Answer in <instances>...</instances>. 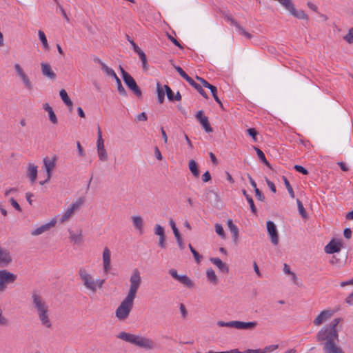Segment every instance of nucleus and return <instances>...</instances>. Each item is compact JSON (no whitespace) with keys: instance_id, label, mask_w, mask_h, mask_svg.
<instances>
[{"instance_id":"nucleus-46","label":"nucleus","mask_w":353,"mask_h":353,"mask_svg":"<svg viewBox=\"0 0 353 353\" xmlns=\"http://www.w3.org/2000/svg\"><path fill=\"white\" fill-rule=\"evenodd\" d=\"M343 39L348 43H353V28H350L347 34L343 37Z\"/></svg>"},{"instance_id":"nucleus-64","label":"nucleus","mask_w":353,"mask_h":353,"mask_svg":"<svg viewBox=\"0 0 353 353\" xmlns=\"http://www.w3.org/2000/svg\"><path fill=\"white\" fill-rule=\"evenodd\" d=\"M345 303L350 305H353V292L345 299Z\"/></svg>"},{"instance_id":"nucleus-27","label":"nucleus","mask_w":353,"mask_h":353,"mask_svg":"<svg viewBox=\"0 0 353 353\" xmlns=\"http://www.w3.org/2000/svg\"><path fill=\"white\" fill-rule=\"evenodd\" d=\"M206 276H207V279L208 280L214 284V285H216L217 283H218V279H217V276L215 274V272L214 270L212 269V268H209L206 271Z\"/></svg>"},{"instance_id":"nucleus-42","label":"nucleus","mask_w":353,"mask_h":353,"mask_svg":"<svg viewBox=\"0 0 353 353\" xmlns=\"http://www.w3.org/2000/svg\"><path fill=\"white\" fill-rule=\"evenodd\" d=\"M283 181H284V184L290 194V196L292 197V198H294V190L289 182V181L287 179L286 177L283 176Z\"/></svg>"},{"instance_id":"nucleus-35","label":"nucleus","mask_w":353,"mask_h":353,"mask_svg":"<svg viewBox=\"0 0 353 353\" xmlns=\"http://www.w3.org/2000/svg\"><path fill=\"white\" fill-rule=\"evenodd\" d=\"M97 149L101 148H105L104 141L102 137V132H101V128L99 126H98V129H97Z\"/></svg>"},{"instance_id":"nucleus-3","label":"nucleus","mask_w":353,"mask_h":353,"mask_svg":"<svg viewBox=\"0 0 353 353\" xmlns=\"http://www.w3.org/2000/svg\"><path fill=\"white\" fill-rule=\"evenodd\" d=\"M31 299L34 309L37 311L41 325L47 328L52 327V323L49 317V307L43 298L37 292L33 291Z\"/></svg>"},{"instance_id":"nucleus-18","label":"nucleus","mask_w":353,"mask_h":353,"mask_svg":"<svg viewBox=\"0 0 353 353\" xmlns=\"http://www.w3.org/2000/svg\"><path fill=\"white\" fill-rule=\"evenodd\" d=\"M56 223L55 220H51L49 223H47L44 225H41L37 229L32 230L31 232L32 236H39L48 230H49L52 227H53Z\"/></svg>"},{"instance_id":"nucleus-31","label":"nucleus","mask_w":353,"mask_h":353,"mask_svg":"<svg viewBox=\"0 0 353 353\" xmlns=\"http://www.w3.org/2000/svg\"><path fill=\"white\" fill-rule=\"evenodd\" d=\"M254 148L257 154L259 159L265 165H267L269 168L272 169V166H271L270 163L268 162V161L266 159L264 153L263 152V151L256 147H254Z\"/></svg>"},{"instance_id":"nucleus-52","label":"nucleus","mask_w":353,"mask_h":353,"mask_svg":"<svg viewBox=\"0 0 353 353\" xmlns=\"http://www.w3.org/2000/svg\"><path fill=\"white\" fill-rule=\"evenodd\" d=\"M48 115H49V119L52 123H53L54 125L58 123V120H57V116H56L54 110L50 111L48 112Z\"/></svg>"},{"instance_id":"nucleus-22","label":"nucleus","mask_w":353,"mask_h":353,"mask_svg":"<svg viewBox=\"0 0 353 353\" xmlns=\"http://www.w3.org/2000/svg\"><path fill=\"white\" fill-rule=\"evenodd\" d=\"M332 316V314L328 310L322 311L314 320V323L316 325H320L323 322L328 319Z\"/></svg>"},{"instance_id":"nucleus-56","label":"nucleus","mask_w":353,"mask_h":353,"mask_svg":"<svg viewBox=\"0 0 353 353\" xmlns=\"http://www.w3.org/2000/svg\"><path fill=\"white\" fill-rule=\"evenodd\" d=\"M10 202L11 205H12V207L14 208L17 211H19V212L22 211V209L20 207L19 204L17 203V201L14 198H11L10 199Z\"/></svg>"},{"instance_id":"nucleus-5","label":"nucleus","mask_w":353,"mask_h":353,"mask_svg":"<svg viewBox=\"0 0 353 353\" xmlns=\"http://www.w3.org/2000/svg\"><path fill=\"white\" fill-rule=\"evenodd\" d=\"M258 325L256 321L243 322L240 321H231L225 322L223 321H217V325L220 327H227L235 328L241 330H254Z\"/></svg>"},{"instance_id":"nucleus-62","label":"nucleus","mask_w":353,"mask_h":353,"mask_svg":"<svg viewBox=\"0 0 353 353\" xmlns=\"http://www.w3.org/2000/svg\"><path fill=\"white\" fill-rule=\"evenodd\" d=\"M211 179L210 173L206 171L202 176V180L204 183L208 182Z\"/></svg>"},{"instance_id":"nucleus-39","label":"nucleus","mask_w":353,"mask_h":353,"mask_svg":"<svg viewBox=\"0 0 353 353\" xmlns=\"http://www.w3.org/2000/svg\"><path fill=\"white\" fill-rule=\"evenodd\" d=\"M97 153L99 158L101 161H107L108 154L105 148H98Z\"/></svg>"},{"instance_id":"nucleus-26","label":"nucleus","mask_w":353,"mask_h":353,"mask_svg":"<svg viewBox=\"0 0 353 353\" xmlns=\"http://www.w3.org/2000/svg\"><path fill=\"white\" fill-rule=\"evenodd\" d=\"M165 89L163 88L159 82L157 83V99L158 101L160 104L163 103L165 99Z\"/></svg>"},{"instance_id":"nucleus-43","label":"nucleus","mask_w":353,"mask_h":353,"mask_svg":"<svg viewBox=\"0 0 353 353\" xmlns=\"http://www.w3.org/2000/svg\"><path fill=\"white\" fill-rule=\"evenodd\" d=\"M174 68L178 72L180 76L183 77L184 79H185L188 82V80L191 79V77H190L181 67L174 65Z\"/></svg>"},{"instance_id":"nucleus-8","label":"nucleus","mask_w":353,"mask_h":353,"mask_svg":"<svg viewBox=\"0 0 353 353\" xmlns=\"http://www.w3.org/2000/svg\"><path fill=\"white\" fill-rule=\"evenodd\" d=\"M17 276L7 270H0V292H3L7 288V285L14 283Z\"/></svg>"},{"instance_id":"nucleus-58","label":"nucleus","mask_w":353,"mask_h":353,"mask_svg":"<svg viewBox=\"0 0 353 353\" xmlns=\"http://www.w3.org/2000/svg\"><path fill=\"white\" fill-rule=\"evenodd\" d=\"M256 197L258 200L261 201H263L265 200V196L263 194V193L261 192V190L259 188H256L254 190Z\"/></svg>"},{"instance_id":"nucleus-10","label":"nucleus","mask_w":353,"mask_h":353,"mask_svg":"<svg viewBox=\"0 0 353 353\" xmlns=\"http://www.w3.org/2000/svg\"><path fill=\"white\" fill-rule=\"evenodd\" d=\"M14 67L17 76L22 80L25 88L30 91L32 90L33 85L31 83L28 76L24 72L21 65L19 63H15Z\"/></svg>"},{"instance_id":"nucleus-2","label":"nucleus","mask_w":353,"mask_h":353,"mask_svg":"<svg viewBox=\"0 0 353 353\" xmlns=\"http://www.w3.org/2000/svg\"><path fill=\"white\" fill-rule=\"evenodd\" d=\"M341 320L340 318L333 319L329 325L322 327L317 333L316 340L319 342H323L324 353H345L336 343L339 337L336 326Z\"/></svg>"},{"instance_id":"nucleus-25","label":"nucleus","mask_w":353,"mask_h":353,"mask_svg":"<svg viewBox=\"0 0 353 353\" xmlns=\"http://www.w3.org/2000/svg\"><path fill=\"white\" fill-rule=\"evenodd\" d=\"M188 167H189L190 171L191 172V173L193 174L194 176H195V177L199 176V166L194 160L191 159L189 161Z\"/></svg>"},{"instance_id":"nucleus-4","label":"nucleus","mask_w":353,"mask_h":353,"mask_svg":"<svg viewBox=\"0 0 353 353\" xmlns=\"http://www.w3.org/2000/svg\"><path fill=\"white\" fill-rule=\"evenodd\" d=\"M117 338L146 350H153L156 347L155 343L151 339L125 332H120Z\"/></svg>"},{"instance_id":"nucleus-33","label":"nucleus","mask_w":353,"mask_h":353,"mask_svg":"<svg viewBox=\"0 0 353 353\" xmlns=\"http://www.w3.org/2000/svg\"><path fill=\"white\" fill-rule=\"evenodd\" d=\"M178 281L189 288H192L194 286L192 281L186 275L180 276Z\"/></svg>"},{"instance_id":"nucleus-63","label":"nucleus","mask_w":353,"mask_h":353,"mask_svg":"<svg viewBox=\"0 0 353 353\" xmlns=\"http://www.w3.org/2000/svg\"><path fill=\"white\" fill-rule=\"evenodd\" d=\"M169 274L176 280L178 281L179 278L180 277V275L178 274L176 270L175 269H170L169 270Z\"/></svg>"},{"instance_id":"nucleus-1","label":"nucleus","mask_w":353,"mask_h":353,"mask_svg":"<svg viewBox=\"0 0 353 353\" xmlns=\"http://www.w3.org/2000/svg\"><path fill=\"white\" fill-rule=\"evenodd\" d=\"M141 284V277L139 270L135 268L130 278V288L127 296L121 301L115 311L116 317L120 321L128 318L134 305V301Z\"/></svg>"},{"instance_id":"nucleus-60","label":"nucleus","mask_w":353,"mask_h":353,"mask_svg":"<svg viewBox=\"0 0 353 353\" xmlns=\"http://www.w3.org/2000/svg\"><path fill=\"white\" fill-rule=\"evenodd\" d=\"M265 181L267 183V185H268V187L270 188V190L275 193L276 190V187H275V185L273 182H272L271 181H270L268 179H265Z\"/></svg>"},{"instance_id":"nucleus-23","label":"nucleus","mask_w":353,"mask_h":353,"mask_svg":"<svg viewBox=\"0 0 353 353\" xmlns=\"http://www.w3.org/2000/svg\"><path fill=\"white\" fill-rule=\"evenodd\" d=\"M132 223L134 227L139 230L140 233H142L143 226V220L140 216H132Z\"/></svg>"},{"instance_id":"nucleus-34","label":"nucleus","mask_w":353,"mask_h":353,"mask_svg":"<svg viewBox=\"0 0 353 353\" xmlns=\"http://www.w3.org/2000/svg\"><path fill=\"white\" fill-rule=\"evenodd\" d=\"M200 123L203 127L205 130L207 132H212L213 131L212 128H211L208 119L207 117H203L202 119H200Z\"/></svg>"},{"instance_id":"nucleus-32","label":"nucleus","mask_w":353,"mask_h":353,"mask_svg":"<svg viewBox=\"0 0 353 353\" xmlns=\"http://www.w3.org/2000/svg\"><path fill=\"white\" fill-rule=\"evenodd\" d=\"M59 95L66 105L72 106V105H73L72 101L70 100V97L68 95L67 92L64 89H62L60 90Z\"/></svg>"},{"instance_id":"nucleus-19","label":"nucleus","mask_w":353,"mask_h":353,"mask_svg":"<svg viewBox=\"0 0 353 353\" xmlns=\"http://www.w3.org/2000/svg\"><path fill=\"white\" fill-rule=\"evenodd\" d=\"M169 223H170V225L173 230V233L176 239L179 247L180 248L181 250H183L185 248L184 243L183 242L180 232L176 226L175 222L174 221V220L172 219H170L169 221Z\"/></svg>"},{"instance_id":"nucleus-11","label":"nucleus","mask_w":353,"mask_h":353,"mask_svg":"<svg viewBox=\"0 0 353 353\" xmlns=\"http://www.w3.org/2000/svg\"><path fill=\"white\" fill-rule=\"evenodd\" d=\"M83 200L82 199H79L77 201L72 203L63 216L60 218L59 221L61 223H63L68 220L74 214V211L78 210L80 206L83 204Z\"/></svg>"},{"instance_id":"nucleus-61","label":"nucleus","mask_w":353,"mask_h":353,"mask_svg":"<svg viewBox=\"0 0 353 353\" xmlns=\"http://www.w3.org/2000/svg\"><path fill=\"white\" fill-rule=\"evenodd\" d=\"M136 119L138 121H147L148 117L145 112H141L137 116Z\"/></svg>"},{"instance_id":"nucleus-50","label":"nucleus","mask_w":353,"mask_h":353,"mask_svg":"<svg viewBox=\"0 0 353 353\" xmlns=\"http://www.w3.org/2000/svg\"><path fill=\"white\" fill-rule=\"evenodd\" d=\"M215 231L222 238L225 237V232L221 225L216 223L215 224Z\"/></svg>"},{"instance_id":"nucleus-49","label":"nucleus","mask_w":353,"mask_h":353,"mask_svg":"<svg viewBox=\"0 0 353 353\" xmlns=\"http://www.w3.org/2000/svg\"><path fill=\"white\" fill-rule=\"evenodd\" d=\"M154 234L158 236H162L165 234L164 228L159 224H157L154 228Z\"/></svg>"},{"instance_id":"nucleus-55","label":"nucleus","mask_w":353,"mask_h":353,"mask_svg":"<svg viewBox=\"0 0 353 353\" xmlns=\"http://www.w3.org/2000/svg\"><path fill=\"white\" fill-rule=\"evenodd\" d=\"M248 134L252 137L254 141H256V136L258 134L257 131L254 128H249L248 130Z\"/></svg>"},{"instance_id":"nucleus-47","label":"nucleus","mask_w":353,"mask_h":353,"mask_svg":"<svg viewBox=\"0 0 353 353\" xmlns=\"http://www.w3.org/2000/svg\"><path fill=\"white\" fill-rule=\"evenodd\" d=\"M230 232L232 234V238L233 241L235 243V244H237V241L239 239V229L236 226L234 228H232L230 230Z\"/></svg>"},{"instance_id":"nucleus-48","label":"nucleus","mask_w":353,"mask_h":353,"mask_svg":"<svg viewBox=\"0 0 353 353\" xmlns=\"http://www.w3.org/2000/svg\"><path fill=\"white\" fill-rule=\"evenodd\" d=\"M278 347V345H270L265 347L263 349H261V351L263 353L272 352L276 350Z\"/></svg>"},{"instance_id":"nucleus-29","label":"nucleus","mask_w":353,"mask_h":353,"mask_svg":"<svg viewBox=\"0 0 353 353\" xmlns=\"http://www.w3.org/2000/svg\"><path fill=\"white\" fill-rule=\"evenodd\" d=\"M242 193L244 195V196L246 198L248 202L249 203L252 212L253 214H256L257 212V210L254 203V201H253L252 198L247 193V191L245 190H242Z\"/></svg>"},{"instance_id":"nucleus-6","label":"nucleus","mask_w":353,"mask_h":353,"mask_svg":"<svg viewBox=\"0 0 353 353\" xmlns=\"http://www.w3.org/2000/svg\"><path fill=\"white\" fill-rule=\"evenodd\" d=\"M120 71L122 74V77L124 83L128 88L137 97H140L142 95L140 88L137 85L135 80L127 72L121 65L119 66Z\"/></svg>"},{"instance_id":"nucleus-14","label":"nucleus","mask_w":353,"mask_h":353,"mask_svg":"<svg viewBox=\"0 0 353 353\" xmlns=\"http://www.w3.org/2000/svg\"><path fill=\"white\" fill-rule=\"evenodd\" d=\"M266 226L272 243L276 245L279 243V234L276 225L273 221H268L266 223Z\"/></svg>"},{"instance_id":"nucleus-16","label":"nucleus","mask_w":353,"mask_h":353,"mask_svg":"<svg viewBox=\"0 0 353 353\" xmlns=\"http://www.w3.org/2000/svg\"><path fill=\"white\" fill-rule=\"evenodd\" d=\"M111 266V252L108 247H105L103 252V270L105 274L109 273Z\"/></svg>"},{"instance_id":"nucleus-28","label":"nucleus","mask_w":353,"mask_h":353,"mask_svg":"<svg viewBox=\"0 0 353 353\" xmlns=\"http://www.w3.org/2000/svg\"><path fill=\"white\" fill-rule=\"evenodd\" d=\"M188 83L193 87L205 99H208V94H206V92L204 91V90L202 88V87L198 84L197 83H196L193 79L191 78L190 80H188Z\"/></svg>"},{"instance_id":"nucleus-59","label":"nucleus","mask_w":353,"mask_h":353,"mask_svg":"<svg viewBox=\"0 0 353 353\" xmlns=\"http://www.w3.org/2000/svg\"><path fill=\"white\" fill-rule=\"evenodd\" d=\"M159 236V245L162 248H165V240H166V237H165V235H162V236Z\"/></svg>"},{"instance_id":"nucleus-30","label":"nucleus","mask_w":353,"mask_h":353,"mask_svg":"<svg viewBox=\"0 0 353 353\" xmlns=\"http://www.w3.org/2000/svg\"><path fill=\"white\" fill-rule=\"evenodd\" d=\"M292 16L294 17L299 19H305L307 20L308 17L303 10H297L295 7L292 10V11L290 12Z\"/></svg>"},{"instance_id":"nucleus-12","label":"nucleus","mask_w":353,"mask_h":353,"mask_svg":"<svg viewBox=\"0 0 353 353\" xmlns=\"http://www.w3.org/2000/svg\"><path fill=\"white\" fill-rule=\"evenodd\" d=\"M343 248V243L341 239H332L324 248V251L327 254H334L339 252Z\"/></svg>"},{"instance_id":"nucleus-54","label":"nucleus","mask_w":353,"mask_h":353,"mask_svg":"<svg viewBox=\"0 0 353 353\" xmlns=\"http://www.w3.org/2000/svg\"><path fill=\"white\" fill-rule=\"evenodd\" d=\"M101 70L108 76L113 75L114 70L112 68L107 66L105 63L102 64Z\"/></svg>"},{"instance_id":"nucleus-17","label":"nucleus","mask_w":353,"mask_h":353,"mask_svg":"<svg viewBox=\"0 0 353 353\" xmlns=\"http://www.w3.org/2000/svg\"><path fill=\"white\" fill-rule=\"evenodd\" d=\"M42 74L50 80H54L57 77L56 74L52 70V67L49 63H41Z\"/></svg>"},{"instance_id":"nucleus-24","label":"nucleus","mask_w":353,"mask_h":353,"mask_svg":"<svg viewBox=\"0 0 353 353\" xmlns=\"http://www.w3.org/2000/svg\"><path fill=\"white\" fill-rule=\"evenodd\" d=\"M68 232H69V234H70L69 238L72 242H73L74 244H78L81 242V241H82L81 230H79V231L77 234H74L70 230H68Z\"/></svg>"},{"instance_id":"nucleus-41","label":"nucleus","mask_w":353,"mask_h":353,"mask_svg":"<svg viewBox=\"0 0 353 353\" xmlns=\"http://www.w3.org/2000/svg\"><path fill=\"white\" fill-rule=\"evenodd\" d=\"M38 34L44 48L48 49V43L44 32L42 30H39Z\"/></svg>"},{"instance_id":"nucleus-36","label":"nucleus","mask_w":353,"mask_h":353,"mask_svg":"<svg viewBox=\"0 0 353 353\" xmlns=\"http://www.w3.org/2000/svg\"><path fill=\"white\" fill-rule=\"evenodd\" d=\"M138 55L142 62V67H143V70H145V71L148 70L149 68V65L147 62V57H146L145 54L144 53L143 51H142Z\"/></svg>"},{"instance_id":"nucleus-44","label":"nucleus","mask_w":353,"mask_h":353,"mask_svg":"<svg viewBox=\"0 0 353 353\" xmlns=\"http://www.w3.org/2000/svg\"><path fill=\"white\" fill-rule=\"evenodd\" d=\"M189 248L192 253L194 259L197 263H199L201 259H202V256L200 255L197 251L195 250V249L192 246L191 244H189Z\"/></svg>"},{"instance_id":"nucleus-37","label":"nucleus","mask_w":353,"mask_h":353,"mask_svg":"<svg viewBox=\"0 0 353 353\" xmlns=\"http://www.w3.org/2000/svg\"><path fill=\"white\" fill-rule=\"evenodd\" d=\"M296 203H297V207H298V210H299V214L303 219H307V212L303 205L302 202L299 199H297Z\"/></svg>"},{"instance_id":"nucleus-21","label":"nucleus","mask_w":353,"mask_h":353,"mask_svg":"<svg viewBox=\"0 0 353 353\" xmlns=\"http://www.w3.org/2000/svg\"><path fill=\"white\" fill-rule=\"evenodd\" d=\"M37 166L32 163H29L27 170V176L32 183H34L37 177Z\"/></svg>"},{"instance_id":"nucleus-15","label":"nucleus","mask_w":353,"mask_h":353,"mask_svg":"<svg viewBox=\"0 0 353 353\" xmlns=\"http://www.w3.org/2000/svg\"><path fill=\"white\" fill-rule=\"evenodd\" d=\"M12 261V258L8 250L0 245V268L8 267Z\"/></svg>"},{"instance_id":"nucleus-9","label":"nucleus","mask_w":353,"mask_h":353,"mask_svg":"<svg viewBox=\"0 0 353 353\" xmlns=\"http://www.w3.org/2000/svg\"><path fill=\"white\" fill-rule=\"evenodd\" d=\"M14 67L17 76L22 80L25 88L30 91L32 90L33 85L31 83L28 76L24 72L21 65L19 63H15Z\"/></svg>"},{"instance_id":"nucleus-53","label":"nucleus","mask_w":353,"mask_h":353,"mask_svg":"<svg viewBox=\"0 0 353 353\" xmlns=\"http://www.w3.org/2000/svg\"><path fill=\"white\" fill-rule=\"evenodd\" d=\"M294 169L296 171H297V172H300V173H301V174H303L304 175H307L308 174V171L305 168H304L303 166H301V165H295L294 166Z\"/></svg>"},{"instance_id":"nucleus-7","label":"nucleus","mask_w":353,"mask_h":353,"mask_svg":"<svg viewBox=\"0 0 353 353\" xmlns=\"http://www.w3.org/2000/svg\"><path fill=\"white\" fill-rule=\"evenodd\" d=\"M79 275L85 288L92 292L95 293L97 292V288L95 286V281L92 276L89 274L84 268H81L79 270Z\"/></svg>"},{"instance_id":"nucleus-51","label":"nucleus","mask_w":353,"mask_h":353,"mask_svg":"<svg viewBox=\"0 0 353 353\" xmlns=\"http://www.w3.org/2000/svg\"><path fill=\"white\" fill-rule=\"evenodd\" d=\"M196 79L198 81H199L205 88H207L209 90L212 89V88L214 86L213 85H211L206 80H205L204 79H203V78H201L200 77L196 76Z\"/></svg>"},{"instance_id":"nucleus-57","label":"nucleus","mask_w":353,"mask_h":353,"mask_svg":"<svg viewBox=\"0 0 353 353\" xmlns=\"http://www.w3.org/2000/svg\"><path fill=\"white\" fill-rule=\"evenodd\" d=\"M238 30L239 31V32L241 34H242L243 35H244L245 37H247L248 39H251L252 37V34H250L249 32H248L247 31H245V30L241 27V26H239L238 28H237Z\"/></svg>"},{"instance_id":"nucleus-20","label":"nucleus","mask_w":353,"mask_h":353,"mask_svg":"<svg viewBox=\"0 0 353 353\" xmlns=\"http://www.w3.org/2000/svg\"><path fill=\"white\" fill-rule=\"evenodd\" d=\"M210 261L215 265L220 272L228 274L229 272L228 265L223 262L219 258L212 257L210 259Z\"/></svg>"},{"instance_id":"nucleus-13","label":"nucleus","mask_w":353,"mask_h":353,"mask_svg":"<svg viewBox=\"0 0 353 353\" xmlns=\"http://www.w3.org/2000/svg\"><path fill=\"white\" fill-rule=\"evenodd\" d=\"M43 161L45 169L47 172L48 177L46 181L40 182L41 185H43L46 182L50 180L52 175V172L55 167L56 157H54L52 159L49 158L48 157H46L43 158Z\"/></svg>"},{"instance_id":"nucleus-40","label":"nucleus","mask_w":353,"mask_h":353,"mask_svg":"<svg viewBox=\"0 0 353 353\" xmlns=\"http://www.w3.org/2000/svg\"><path fill=\"white\" fill-rule=\"evenodd\" d=\"M116 83H117V90H118L119 93L121 96H123V97L127 96V92H126L125 89L124 88V87L123 86L119 78H117Z\"/></svg>"},{"instance_id":"nucleus-45","label":"nucleus","mask_w":353,"mask_h":353,"mask_svg":"<svg viewBox=\"0 0 353 353\" xmlns=\"http://www.w3.org/2000/svg\"><path fill=\"white\" fill-rule=\"evenodd\" d=\"M164 89L166 92V94H167V97L168 99L171 101H174V92L173 91L171 90V88L167 85H164Z\"/></svg>"},{"instance_id":"nucleus-38","label":"nucleus","mask_w":353,"mask_h":353,"mask_svg":"<svg viewBox=\"0 0 353 353\" xmlns=\"http://www.w3.org/2000/svg\"><path fill=\"white\" fill-rule=\"evenodd\" d=\"M210 90L212 92V94L215 101L219 105V106L221 109L224 110L223 105L216 94V93H217L216 87L214 86Z\"/></svg>"}]
</instances>
